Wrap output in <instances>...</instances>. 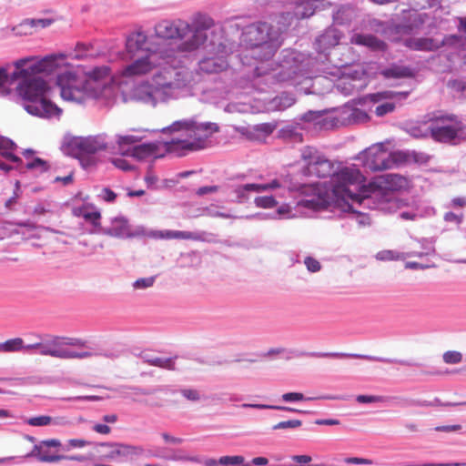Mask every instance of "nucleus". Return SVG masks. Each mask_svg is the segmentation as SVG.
I'll return each mask as SVG.
<instances>
[{"mask_svg":"<svg viewBox=\"0 0 466 466\" xmlns=\"http://www.w3.org/2000/svg\"><path fill=\"white\" fill-rule=\"evenodd\" d=\"M366 178L361 172L355 167H344L338 170L331 177L333 192L342 198H350L360 204L377 198L382 189L396 190L400 187L404 178L397 174H387L377 177L368 186Z\"/></svg>","mask_w":466,"mask_h":466,"instance_id":"obj_1","label":"nucleus"},{"mask_svg":"<svg viewBox=\"0 0 466 466\" xmlns=\"http://www.w3.org/2000/svg\"><path fill=\"white\" fill-rule=\"evenodd\" d=\"M214 25L211 17L199 15L191 24L187 21L162 20L155 25L156 35L163 39H179L177 46L179 53H191L198 50L208 40V30Z\"/></svg>","mask_w":466,"mask_h":466,"instance_id":"obj_2","label":"nucleus"},{"mask_svg":"<svg viewBox=\"0 0 466 466\" xmlns=\"http://www.w3.org/2000/svg\"><path fill=\"white\" fill-rule=\"evenodd\" d=\"M50 87L41 77L21 81L15 87L18 102L25 110L43 118L59 116L62 110L49 99Z\"/></svg>","mask_w":466,"mask_h":466,"instance_id":"obj_3","label":"nucleus"},{"mask_svg":"<svg viewBox=\"0 0 466 466\" xmlns=\"http://www.w3.org/2000/svg\"><path fill=\"white\" fill-rule=\"evenodd\" d=\"M184 131L186 139H172L165 142L164 147L168 153H177L179 150L198 151L207 147L208 139L219 131L216 123H197L194 120L175 121L168 127L163 128V132Z\"/></svg>","mask_w":466,"mask_h":466,"instance_id":"obj_4","label":"nucleus"},{"mask_svg":"<svg viewBox=\"0 0 466 466\" xmlns=\"http://www.w3.org/2000/svg\"><path fill=\"white\" fill-rule=\"evenodd\" d=\"M280 33L268 23L248 25L241 36V45L258 61L271 59L281 45Z\"/></svg>","mask_w":466,"mask_h":466,"instance_id":"obj_5","label":"nucleus"},{"mask_svg":"<svg viewBox=\"0 0 466 466\" xmlns=\"http://www.w3.org/2000/svg\"><path fill=\"white\" fill-rule=\"evenodd\" d=\"M109 75L106 66L95 68L89 78L85 76L66 71L57 76V85L60 87V94L64 100L71 102H83L86 97L96 95L98 87V81Z\"/></svg>","mask_w":466,"mask_h":466,"instance_id":"obj_6","label":"nucleus"},{"mask_svg":"<svg viewBox=\"0 0 466 466\" xmlns=\"http://www.w3.org/2000/svg\"><path fill=\"white\" fill-rule=\"evenodd\" d=\"M180 83L162 80L161 75H155L151 81H143L133 86L129 99L135 103L155 107L158 102H166Z\"/></svg>","mask_w":466,"mask_h":466,"instance_id":"obj_7","label":"nucleus"},{"mask_svg":"<svg viewBox=\"0 0 466 466\" xmlns=\"http://www.w3.org/2000/svg\"><path fill=\"white\" fill-rule=\"evenodd\" d=\"M86 342L76 338L54 337L46 342H40L38 353L61 360H84L93 357L90 351L80 350Z\"/></svg>","mask_w":466,"mask_h":466,"instance_id":"obj_8","label":"nucleus"},{"mask_svg":"<svg viewBox=\"0 0 466 466\" xmlns=\"http://www.w3.org/2000/svg\"><path fill=\"white\" fill-rule=\"evenodd\" d=\"M431 137L440 143L452 144L463 134L464 124L455 115L442 114L429 120Z\"/></svg>","mask_w":466,"mask_h":466,"instance_id":"obj_9","label":"nucleus"},{"mask_svg":"<svg viewBox=\"0 0 466 466\" xmlns=\"http://www.w3.org/2000/svg\"><path fill=\"white\" fill-rule=\"evenodd\" d=\"M401 152L391 153L383 144H376L362 153L364 166L372 170L379 171L391 168L395 164L400 163Z\"/></svg>","mask_w":466,"mask_h":466,"instance_id":"obj_10","label":"nucleus"},{"mask_svg":"<svg viewBox=\"0 0 466 466\" xmlns=\"http://www.w3.org/2000/svg\"><path fill=\"white\" fill-rule=\"evenodd\" d=\"M302 159L306 162L304 174L317 177H327L335 174L334 163L317 150L307 147L302 152Z\"/></svg>","mask_w":466,"mask_h":466,"instance_id":"obj_11","label":"nucleus"},{"mask_svg":"<svg viewBox=\"0 0 466 466\" xmlns=\"http://www.w3.org/2000/svg\"><path fill=\"white\" fill-rule=\"evenodd\" d=\"M212 48L208 51V56L202 58L199 63V70L207 74H216L224 71L228 67L227 57L229 50L223 43L217 46L212 44Z\"/></svg>","mask_w":466,"mask_h":466,"instance_id":"obj_12","label":"nucleus"},{"mask_svg":"<svg viewBox=\"0 0 466 466\" xmlns=\"http://www.w3.org/2000/svg\"><path fill=\"white\" fill-rule=\"evenodd\" d=\"M68 147L75 157H80L106 150L107 143L102 135L76 137L68 142Z\"/></svg>","mask_w":466,"mask_h":466,"instance_id":"obj_13","label":"nucleus"},{"mask_svg":"<svg viewBox=\"0 0 466 466\" xmlns=\"http://www.w3.org/2000/svg\"><path fill=\"white\" fill-rule=\"evenodd\" d=\"M133 61L124 66L121 70V76L124 77H138L150 74L159 66L158 56L156 52L147 50V52L138 57L132 58Z\"/></svg>","mask_w":466,"mask_h":466,"instance_id":"obj_14","label":"nucleus"},{"mask_svg":"<svg viewBox=\"0 0 466 466\" xmlns=\"http://www.w3.org/2000/svg\"><path fill=\"white\" fill-rule=\"evenodd\" d=\"M33 57L22 58L15 62L16 71L13 73L14 78L27 77L30 75L51 71L55 65V57L47 56L40 61H37L28 67L25 68L28 62H31Z\"/></svg>","mask_w":466,"mask_h":466,"instance_id":"obj_15","label":"nucleus"},{"mask_svg":"<svg viewBox=\"0 0 466 466\" xmlns=\"http://www.w3.org/2000/svg\"><path fill=\"white\" fill-rule=\"evenodd\" d=\"M101 446L108 448L107 452L104 455V458L106 460H115L119 457L135 455L141 451V449L136 446L118 442L101 443Z\"/></svg>","mask_w":466,"mask_h":466,"instance_id":"obj_16","label":"nucleus"},{"mask_svg":"<svg viewBox=\"0 0 466 466\" xmlns=\"http://www.w3.org/2000/svg\"><path fill=\"white\" fill-rule=\"evenodd\" d=\"M147 41V36L142 31H135L127 37L126 49L130 58L137 56V53L140 51L147 52L148 49L145 48Z\"/></svg>","mask_w":466,"mask_h":466,"instance_id":"obj_17","label":"nucleus"},{"mask_svg":"<svg viewBox=\"0 0 466 466\" xmlns=\"http://www.w3.org/2000/svg\"><path fill=\"white\" fill-rule=\"evenodd\" d=\"M128 155L139 160L149 157H161L163 156L162 154H159V147L157 143H145L135 146Z\"/></svg>","mask_w":466,"mask_h":466,"instance_id":"obj_18","label":"nucleus"},{"mask_svg":"<svg viewBox=\"0 0 466 466\" xmlns=\"http://www.w3.org/2000/svg\"><path fill=\"white\" fill-rule=\"evenodd\" d=\"M72 214L77 218H83L86 222L92 224L95 228L100 227L101 213L95 210L94 208L87 205L75 207L72 209Z\"/></svg>","mask_w":466,"mask_h":466,"instance_id":"obj_19","label":"nucleus"},{"mask_svg":"<svg viewBox=\"0 0 466 466\" xmlns=\"http://www.w3.org/2000/svg\"><path fill=\"white\" fill-rule=\"evenodd\" d=\"M351 44L365 46L372 50H384L386 44L373 35L355 34L350 39Z\"/></svg>","mask_w":466,"mask_h":466,"instance_id":"obj_20","label":"nucleus"},{"mask_svg":"<svg viewBox=\"0 0 466 466\" xmlns=\"http://www.w3.org/2000/svg\"><path fill=\"white\" fill-rule=\"evenodd\" d=\"M52 24L51 19H25L14 30H17L20 35H31L34 28H45Z\"/></svg>","mask_w":466,"mask_h":466,"instance_id":"obj_21","label":"nucleus"},{"mask_svg":"<svg viewBox=\"0 0 466 466\" xmlns=\"http://www.w3.org/2000/svg\"><path fill=\"white\" fill-rule=\"evenodd\" d=\"M105 233L115 238H127L131 236V229L126 219L115 218L112 226Z\"/></svg>","mask_w":466,"mask_h":466,"instance_id":"obj_22","label":"nucleus"},{"mask_svg":"<svg viewBox=\"0 0 466 466\" xmlns=\"http://www.w3.org/2000/svg\"><path fill=\"white\" fill-rule=\"evenodd\" d=\"M404 45L418 51H433L439 48V46L431 38H408L404 41Z\"/></svg>","mask_w":466,"mask_h":466,"instance_id":"obj_23","label":"nucleus"},{"mask_svg":"<svg viewBox=\"0 0 466 466\" xmlns=\"http://www.w3.org/2000/svg\"><path fill=\"white\" fill-rule=\"evenodd\" d=\"M32 455L44 462H57L66 458L64 455L50 454L48 448L44 445H35L32 451Z\"/></svg>","mask_w":466,"mask_h":466,"instance_id":"obj_24","label":"nucleus"},{"mask_svg":"<svg viewBox=\"0 0 466 466\" xmlns=\"http://www.w3.org/2000/svg\"><path fill=\"white\" fill-rule=\"evenodd\" d=\"M15 144L10 139H1L0 140V156L3 157L14 162L18 163L21 162V158L14 154V150L15 149Z\"/></svg>","mask_w":466,"mask_h":466,"instance_id":"obj_25","label":"nucleus"},{"mask_svg":"<svg viewBox=\"0 0 466 466\" xmlns=\"http://www.w3.org/2000/svg\"><path fill=\"white\" fill-rule=\"evenodd\" d=\"M187 239L202 241L204 238L199 233H194L189 231H179V230H165V239Z\"/></svg>","mask_w":466,"mask_h":466,"instance_id":"obj_26","label":"nucleus"},{"mask_svg":"<svg viewBox=\"0 0 466 466\" xmlns=\"http://www.w3.org/2000/svg\"><path fill=\"white\" fill-rule=\"evenodd\" d=\"M315 2L311 0H304L297 5L294 15L299 19L309 17L315 12Z\"/></svg>","mask_w":466,"mask_h":466,"instance_id":"obj_27","label":"nucleus"},{"mask_svg":"<svg viewBox=\"0 0 466 466\" xmlns=\"http://www.w3.org/2000/svg\"><path fill=\"white\" fill-rule=\"evenodd\" d=\"M385 77L402 78L413 76L412 70L407 66H393L382 72Z\"/></svg>","mask_w":466,"mask_h":466,"instance_id":"obj_28","label":"nucleus"},{"mask_svg":"<svg viewBox=\"0 0 466 466\" xmlns=\"http://www.w3.org/2000/svg\"><path fill=\"white\" fill-rule=\"evenodd\" d=\"M298 206L312 210H319L324 208L325 203L319 194H313L309 198L298 201Z\"/></svg>","mask_w":466,"mask_h":466,"instance_id":"obj_29","label":"nucleus"},{"mask_svg":"<svg viewBox=\"0 0 466 466\" xmlns=\"http://www.w3.org/2000/svg\"><path fill=\"white\" fill-rule=\"evenodd\" d=\"M339 39L340 35L339 32L336 29L330 28L319 36V42L326 46H335L339 44Z\"/></svg>","mask_w":466,"mask_h":466,"instance_id":"obj_30","label":"nucleus"},{"mask_svg":"<svg viewBox=\"0 0 466 466\" xmlns=\"http://www.w3.org/2000/svg\"><path fill=\"white\" fill-rule=\"evenodd\" d=\"M177 357L173 358H152L147 359L146 362L150 366L158 367L161 369L168 370H174L176 369L175 367V360Z\"/></svg>","mask_w":466,"mask_h":466,"instance_id":"obj_31","label":"nucleus"},{"mask_svg":"<svg viewBox=\"0 0 466 466\" xmlns=\"http://www.w3.org/2000/svg\"><path fill=\"white\" fill-rule=\"evenodd\" d=\"M24 349V340L21 338L8 339L0 343V352H15Z\"/></svg>","mask_w":466,"mask_h":466,"instance_id":"obj_32","label":"nucleus"},{"mask_svg":"<svg viewBox=\"0 0 466 466\" xmlns=\"http://www.w3.org/2000/svg\"><path fill=\"white\" fill-rule=\"evenodd\" d=\"M408 93H396L392 91H383V92H378L374 94H370L367 98L373 103H378L382 100H388V99H393L396 96H406Z\"/></svg>","mask_w":466,"mask_h":466,"instance_id":"obj_33","label":"nucleus"},{"mask_svg":"<svg viewBox=\"0 0 466 466\" xmlns=\"http://www.w3.org/2000/svg\"><path fill=\"white\" fill-rule=\"evenodd\" d=\"M430 160V157L422 152H415L404 154L400 157V162L413 161L418 164H426Z\"/></svg>","mask_w":466,"mask_h":466,"instance_id":"obj_34","label":"nucleus"},{"mask_svg":"<svg viewBox=\"0 0 466 466\" xmlns=\"http://www.w3.org/2000/svg\"><path fill=\"white\" fill-rule=\"evenodd\" d=\"M18 233V230L14 228V225L11 222L0 221V240L11 238Z\"/></svg>","mask_w":466,"mask_h":466,"instance_id":"obj_35","label":"nucleus"},{"mask_svg":"<svg viewBox=\"0 0 466 466\" xmlns=\"http://www.w3.org/2000/svg\"><path fill=\"white\" fill-rule=\"evenodd\" d=\"M326 356L332 357V358L350 357L349 354L339 353V352L328 353V354H326ZM350 357L364 359V360H372V361L393 362V360H389V359H383V358H379V357H374V356H368V355H350Z\"/></svg>","mask_w":466,"mask_h":466,"instance_id":"obj_36","label":"nucleus"},{"mask_svg":"<svg viewBox=\"0 0 466 466\" xmlns=\"http://www.w3.org/2000/svg\"><path fill=\"white\" fill-rule=\"evenodd\" d=\"M255 204L258 208H271L277 206V201L272 196H263L255 198Z\"/></svg>","mask_w":466,"mask_h":466,"instance_id":"obj_37","label":"nucleus"},{"mask_svg":"<svg viewBox=\"0 0 466 466\" xmlns=\"http://www.w3.org/2000/svg\"><path fill=\"white\" fill-rule=\"evenodd\" d=\"M242 407L243 408H254V409H259V410H264V409L280 410H287V411H293V412L299 411V410L290 408V407L267 405V404H247V403H245L242 405Z\"/></svg>","mask_w":466,"mask_h":466,"instance_id":"obj_38","label":"nucleus"},{"mask_svg":"<svg viewBox=\"0 0 466 466\" xmlns=\"http://www.w3.org/2000/svg\"><path fill=\"white\" fill-rule=\"evenodd\" d=\"M443 361L447 364H458L462 360V354L456 350H448L442 356Z\"/></svg>","mask_w":466,"mask_h":466,"instance_id":"obj_39","label":"nucleus"},{"mask_svg":"<svg viewBox=\"0 0 466 466\" xmlns=\"http://www.w3.org/2000/svg\"><path fill=\"white\" fill-rule=\"evenodd\" d=\"M52 420H53L52 417L47 416V415H41V416L30 418L27 420V423L30 426L40 427V426L49 425L52 422Z\"/></svg>","mask_w":466,"mask_h":466,"instance_id":"obj_40","label":"nucleus"},{"mask_svg":"<svg viewBox=\"0 0 466 466\" xmlns=\"http://www.w3.org/2000/svg\"><path fill=\"white\" fill-rule=\"evenodd\" d=\"M266 187H263V184H246L236 187L235 192H260L265 191Z\"/></svg>","mask_w":466,"mask_h":466,"instance_id":"obj_41","label":"nucleus"},{"mask_svg":"<svg viewBox=\"0 0 466 466\" xmlns=\"http://www.w3.org/2000/svg\"><path fill=\"white\" fill-rule=\"evenodd\" d=\"M395 109V104L394 103H391V102H386V103H383L381 105H379L376 108H375V114L378 116H383L389 113H391L393 112Z\"/></svg>","mask_w":466,"mask_h":466,"instance_id":"obj_42","label":"nucleus"},{"mask_svg":"<svg viewBox=\"0 0 466 466\" xmlns=\"http://www.w3.org/2000/svg\"><path fill=\"white\" fill-rule=\"evenodd\" d=\"M245 459L242 456H223L219 459L218 462L222 465H238L244 462Z\"/></svg>","mask_w":466,"mask_h":466,"instance_id":"obj_43","label":"nucleus"},{"mask_svg":"<svg viewBox=\"0 0 466 466\" xmlns=\"http://www.w3.org/2000/svg\"><path fill=\"white\" fill-rule=\"evenodd\" d=\"M302 421L299 420H290L287 421H280L273 426V430L294 429L301 426Z\"/></svg>","mask_w":466,"mask_h":466,"instance_id":"obj_44","label":"nucleus"},{"mask_svg":"<svg viewBox=\"0 0 466 466\" xmlns=\"http://www.w3.org/2000/svg\"><path fill=\"white\" fill-rule=\"evenodd\" d=\"M25 167L27 169H40L41 171L48 169L47 163L39 157H35L33 161L28 162Z\"/></svg>","mask_w":466,"mask_h":466,"instance_id":"obj_45","label":"nucleus"},{"mask_svg":"<svg viewBox=\"0 0 466 466\" xmlns=\"http://www.w3.org/2000/svg\"><path fill=\"white\" fill-rule=\"evenodd\" d=\"M304 263L308 270L313 273L319 271L321 268L320 263L312 257H307Z\"/></svg>","mask_w":466,"mask_h":466,"instance_id":"obj_46","label":"nucleus"},{"mask_svg":"<svg viewBox=\"0 0 466 466\" xmlns=\"http://www.w3.org/2000/svg\"><path fill=\"white\" fill-rule=\"evenodd\" d=\"M376 258L380 260H395L399 259L400 256L392 250H381L377 253Z\"/></svg>","mask_w":466,"mask_h":466,"instance_id":"obj_47","label":"nucleus"},{"mask_svg":"<svg viewBox=\"0 0 466 466\" xmlns=\"http://www.w3.org/2000/svg\"><path fill=\"white\" fill-rule=\"evenodd\" d=\"M154 282H155L154 277L143 278V279H137L134 282L133 287L135 289H146V288H149V287L153 286Z\"/></svg>","mask_w":466,"mask_h":466,"instance_id":"obj_48","label":"nucleus"},{"mask_svg":"<svg viewBox=\"0 0 466 466\" xmlns=\"http://www.w3.org/2000/svg\"><path fill=\"white\" fill-rule=\"evenodd\" d=\"M181 394L191 401H197L200 399L199 393L197 390L193 389H183L181 390Z\"/></svg>","mask_w":466,"mask_h":466,"instance_id":"obj_49","label":"nucleus"},{"mask_svg":"<svg viewBox=\"0 0 466 466\" xmlns=\"http://www.w3.org/2000/svg\"><path fill=\"white\" fill-rule=\"evenodd\" d=\"M100 197L106 202L111 203V202H114L116 200V194L113 190H111L110 188L104 187L101 190Z\"/></svg>","mask_w":466,"mask_h":466,"instance_id":"obj_50","label":"nucleus"},{"mask_svg":"<svg viewBox=\"0 0 466 466\" xmlns=\"http://www.w3.org/2000/svg\"><path fill=\"white\" fill-rule=\"evenodd\" d=\"M284 401H299L304 400V395L300 392H288L282 395Z\"/></svg>","mask_w":466,"mask_h":466,"instance_id":"obj_51","label":"nucleus"},{"mask_svg":"<svg viewBox=\"0 0 466 466\" xmlns=\"http://www.w3.org/2000/svg\"><path fill=\"white\" fill-rule=\"evenodd\" d=\"M381 400V397L373 395H359L357 396V401L359 403H372Z\"/></svg>","mask_w":466,"mask_h":466,"instance_id":"obj_52","label":"nucleus"},{"mask_svg":"<svg viewBox=\"0 0 466 466\" xmlns=\"http://www.w3.org/2000/svg\"><path fill=\"white\" fill-rule=\"evenodd\" d=\"M162 438L165 441L166 443L172 444V445H179L183 442V439L174 437L167 432L162 433Z\"/></svg>","mask_w":466,"mask_h":466,"instance_id":"obj_53","label":"nucleus"},{"mask_svg":"<svg viewBox=\"0 0 466 466\" xmlns=\"http://www.w3.org/2000/svg\"><path fill=\"white\" fill-rule=\"evenodd\" d=\"M92 429L94 431L103 435H107L111 432V428L106 424L96 423Z\"/></svg>","mask_w":466,"mask_h":466,"instance_id":"obj_54","label":"nucleus"},{"mask_svg":"<svg viewBox=\"0 0 466 466\" xmlns=\"http://www.w3.org/2000/svg\"><path fill=\"white\" fill-rule=\"evenodd\" d=\"M89 444V441L83 439H71L68 441L69 448H83Z\"/></svg>","mask_w":466,"mask_h":466,"instance_id":"obj_55","label":"nucleus"},{"mask_svg":"<svg viewBox=\"0 0 466 466\" xmlns=\"http://www.w3.org/2000/svg\"><path fill=\"white\" fill-rule=\"evenodd\" d=\"M275 126L268 123L260 124L256 127V130L265 135H269L273 132Z\"/></svg>","mask_w":466,"mask_h":466,"instance_id":"obj_56","label":"nucleus"},{"mask_svg":"<svg viewBox=\"0 0 466 466\" xmlns=\"http://www.w3.org/2000/svg\"><path fill=\"white\" fill-rule=\"evenodd\" d=\"M345 461L347 463H352V464H365V465H370L372 463V461L370 460H368V459H364V458H358V457H350V458H347L345 459Z\"/></svg>","mask_w":466,"mask_h":466,"instance_id":"obj_57","label":"nucleus"},{"mask_svg":"<svg viewBox=\"0 0 466 466\" xmlns=\"http://www.w3.org/2000/svg\"><path fill=\"white\" fill-rule=\"evenodd\" d=\"M112 162L119 169L126 171V170H129L131 168V167L127 163V161L123 158H115V159H113Z\"/></svg>","mask_w":466,"mask_h":466,"instance_id":"obj_58","label":"nucleus"},{"mask_svg":"<svg viewBox=\"0 0 466 466\" xmlns=\"http://www.w3.org/2000/svg\"><path fill=\"white\" fill-rule=\"evenodd\" d=\"M119 146L122 145H132L137 142V139L134 136H122L118 137L117 140Z\"/></svg>","mask_w":466,"mask_h":466,"instance_id":"obj_59","label":"nucleus"},{"mask_svg":"<svg viewBox=\"0 0 466 466\" xmlns=\"http://www.w3.org/2000/svg\"><path fill=\"white\" fill-rule=\"evenodd\" d=\"M39 445H44L45 447L46 448H50V447H53V448H57V447H60L61 446V442L59 440H56V439H50V440H46V441H42Z\"/></svg>","mask_w":466,"mask_h":466,"instance_id":"obj_60","label":"nucleus"},{"mask_svg":"<svg viewBox=\"0 0 466 466\" xmlns=\"http://www.w3.org/2000/svg\"><path fill=\"white\" fill-rule=\"evenodd\" d=\"M218 190V186H209V187H202L198 189V194L199 196L208 194V193H213Z\"/></svg>","mask_w":466,"mask_h":466,"instance_id":"obj_61","label":"nucleus"},{"mask_svg":"<svg viewBox=\"0 0 466 466\" xmlns=\"http://www.w3.org/2000/svg\"><path fill=\"white\" fill-rule=\"evenodd\" d=\"M145 181L147 184V186H153L157 181V177L154 175L152 171H148L145 177Z\"/></svg>","mask_w":466,"mask_h":466,"instance_id":"obj_62","label":"nucleus"},{"mask_svg":"<svg viewBox=\"0 0 466 466\" xmlns=\"http://www.w3.org/2000/svg\"><path fill=\"white\" fill-rule=\"evenodd\" d=\"M292 460L299 463H309L311 461V457L309 455H295Z\"/></svg>","mask_w":466,"mask_h":466,"instance_id":"obj_63","label":"nucleus"},{"mask_svg":"<svg viewBox=\"0 0 466 466\" xmlns=\"http://www.w3.org/2000/svg\"><path fill=\"white\" fill-rule=\"evenodd\" d=\"M444 219L449 222H461V218L453 212H447L444 216Z\"/></svg>","mask_w":466,"mask_h":466,"instance_id":"obj_64","label":"nucleus"}]
</instances>
